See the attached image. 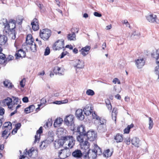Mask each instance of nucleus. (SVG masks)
Here are the masks:
<instances>
[{"label":"nucleus","instance_id":"22","mask_svg":"<svg viewBox=\"0 0 159 159\" xmlns=\"http://www.w3.org/2000/svg\"><path fill=\"white\" fill-rule=\"evenodd\" d=\"M72 155L74 157L79 158L82 156L83 157V153H82L80 150H76L72 153Z\"/></svg>","mask_w":159,"mask_h":159},{"label":"nucleus","instance_id":"35","mask_svg":"<svg viewBox=\"0 0 159 159\" xmlns=\"http://www.w3.org/2000/svg\"><path fill=\"white\" fill-rule=\"evenodd\" d=\"M54 72L55 73H58L62 75L63 70L62 68L58 66L55 67L53 70Z\"/></svg>","mask_w":159,"mask_h":159},{"label":"nucleus","instance_id":"53","mask_svg":"<svg viewBox=\"0 0 159 159\" xmlns=\"http://www.w3.org/2000/svg\"><path fill=\"white\" fill-rule=\"evenodd\" d=\"M47 122V126H48L49 127H50L52 124V121L51 119H48Z\"/></svg>","mask_w":159,"mask_h":159},{"label":"nucleus","instance_id":"6","mask_svg":"<svg viewBox=\"0 0 159 159\" xmlns=\"http://www.w3.org/2000/svg\"><path fill=\"white\" fill-rule=\"evenodd\" d=\"M74 116L72 115H70L66 116L64 119L65 124L68 126H72L74 127Z\"/></svg>","mask_w":159,"mask_h":159},{"label":"nucleus","instance_id":"15","mask_svg":"<svg viewBox=\"0 0 159 159\" xmlns=\"http://www.w3.org/2000/svg\"><path fill=\"white\" fill-rule=\"evenodd\" d=\"M76 117L80 120H83L84 118V116L83 114V111L82 109H78L76 110L75 112Z\"/></svg>","mask_w":159,"mask_h":159},{"label":"nucleus","instance_id":"20","mask_svg":"<svg viewBox=\"0 0 159 159\" xmlns=\"http://www.w3.org/2000/svg\"><path fill=\"white\" fill-rule=\"evenodd\" d=\"M81 148L82 149H84L85 151L84 152H87L89 150V143L87 141L85 140L84 142L80 144Z\"/></svg>","mask_w":159,"mask_h":159},{"label":"nucleus","instance_id":"37","mask_svg":"<svg viewBox=\"0 0 159 159\" xmlns=\"http://www.w3.org/2000/svg\"><path fill=\"white\" fill-rule=\"evenodd\" d=\"M35 108L34 105H31L27 108L25 109V112L26 113H30L33 111V110Z\"/></svg>","mask_w":159,"mask_h":159},{"label":"nucleus","instance_id":"16","mask_svg":"<svg viewBox=\"0 0 159 159\" xmlns=\"http://www.w3.org/2000/svg\"><path fill=\"white\" fill-rule=\"evenodd\" d=\"M42 127H40L39 129L37 131L36 134L35 136V140L34 143H38L40 139V134L42 133Z\"/></svg>","mask_w":159,"mask_h":159},{"label":"nucleus","instance_id":"8","mask_svg":"<svg viewBox=\"0 0 159 159\" xmlns=\"http://www.w3.org/2000/svg\"><path fill=\"white\" fill-rule=\"evenodd\" d=\"M12 102V99L8 97L3 100L0 101V105L2 107H4L7 105L8 106L9 108L11 109L13 108V106L11 104Z\"/></svg>","mask_w":159,"mask_h":159},{"label":"nucleus","instance_id":"9","mask_svg":"<svg viewBox=\"0 0 159 159\" xmlns=\"http://www.w3.org/2000/svg\"><path fill=\"white\" fill-rule=\"evenodd\" d=\"M97 137L96 133L93 131L89 130L86 134V137L90 141H94Z\"/></svg>","mask_w":159,"mask_h":159},{"label":"nucleus","instance_id":"56","mask_svg":"<svg viewBox=\"0 0 159 159\" xmlns=\"http://www.w3.org/2000/svg\"><path fill=\"white\" fill-rule=\"evenodd\" d=\"M3 131L2 133V136L4 137L8 133L9 131L10 130L8 129H5Z\"/></svg>","mask_w":159,"mask_h":159},{"label":"nucleus","instance_id":"5","mask_svg":"<svg viewBox=\"0 0 159 159\" xmlns=\"http://www.w3.org/2000/svg\"><path fill=\"white\" fill-rule=\"evenodd\" d=\"M65 148L61 149L59 152L58 156L61 159L65 158L69 156L70 154L69 148L67 145L64 146Z\"/></svg>","mask_w":159,"mask_h":159},{"label":"nucleus","instance_id":"61","mask_svg":"<svg viewBox=\"0 0 159 159\" xmlns=\"http://www.w3.org/2000/svg\"><path fill=\"white\" fill-rule=\"evenodd\" d=\"M94 15L96 17H101L102 16V15L97 12H95L94 13Z\"/></svg>","mask_w":159,"mask_h":159},{"label":"nucleus","instance_id":"2","mask_svg":"<svg viewBox=\"0 0 159 159\" xmlns=\"http://www.w3.org/2000/svg\"><path fill=\"white\" fill-rule=\"evenodd\" d=\"M102 153L100 148L96 144L94 145L93 150H89L86 152H83V158L84 159H96L97 155Z\"/></svg>","mask_w":159,"mask_h":159},{"label":"nucleus","instance_id":"4","mask_svg":"<svg viewBox=\"0 0 159 159\" xmlns=\"http://www.w3.org/2000/svg\"><path fill=\"white\" fill-rule=\"evenodd\" d=\"M51 33V30L49 29H43L40 30L39 36L44 41H47L50 37Z\"/></svg>","mask_w":159,"mask_h":159},{"label":"nucleus","instance_id":"32","mask_svg":"<svg viewBox=\"0 0 159 159\" xmlns=\"http://www.w3.org/2000/svg\"><path fill=\"white\" fill-rule=\"evenodd\" d=\"M7 40V37L4 35L0 34V45H3Z\"/></svg>","mask_w":159,"mask_h":159},{"label":"nucleus","instance_id":"64","mask_svg":"<svg viewBox=\"0 0 159 159\" xmlns=\"http://www.w3.org/2000/svg\"><path fill=\"white\" fill-rule=\"evenodd\" d=\"M22 101L24 102H28V98L27 97H25L22 98Z\"/></svg>","mask_w":159,"mask_h":159},{"label":"nucleus","instance_id":"62","mask_svg":"<svg viewBox=\"0 0 159 159\" xmlns=\"http://www.w3.org/2000/svg\"><path fill=\"white\" fill-rule=\"evenodd\" d=\"M21 126V124L20 123H18L15 125V128L16 129H19Z\"/></svg>","mask_w":159,"mask_h":159},{"label":"nucleus","instance_id":"38","mask_svg":"<svg viewBox=\"0 0 159 159\" xmlns=\"http://www.w3.org/2000/svg\"><path fill=\"white\" fill-rule=\"evenodd\" d=\"M67 38L70 40H75L76 39V35L74 33L72 34H70L68 35Z\"/></svg>","mask_w":159,"mask_h":159},{"label":"nucleus","instance_id":"31","mask_svg":"<svg viewBox=\"0 0 159 159\" xmlns=\"http://www.w3.org/2000/svg\"><path fill=\"white\" fill-rule=\"evenodd\" d=\"M117 108H113L111 114L112 119L114 120L115 122L116 121V117L117 114Z\"/></svg>","mask_w":159,"mask_h":159},{"label":"nucleus","instance_id":"59","mask_svg":"<svg viewBox=\"0 0 159 159\" xmlns=\"http://www.w3.org/2000/svg\"><path fill=\"white\" fill-rule=\"evenodd\" d=\"M155 72L156 74L158 75L159 74V64L158 66L156 67Z\"/></svg>","mask_w":159,"mask_h":159},{"label":"nucleus","instance_id":"60","mask_svg":"<svg viewBox=\"0 0 159 159\" xmlns=\"http://www.w3.org/2000/svg\"><path fill=\"white\" fill-rule=\"evenodd\" d=\"M5 110L4 108L0 107V115H2L4 113Z\"/></svg>","mask_w":159,"mask_h":159},{"label":"nucleus","instance_id":"57","mask_svg":"<svg viewBox=\"0 0 159 159\" xmlns=\"http://www.w3.org/2000/svg\"><path fill=\"white\" fill-rule=\"evenodd\" d=\"M112 82L115 84H116V83H117L119 84H120V81L117 78H114Z\"/></svg>","mask_w":159,"mask_h":159},{"label":"nucleus","instance_id":"63","mask_svg":"<svg viewBox=\"0 0 159 159\" xmlns=\"http://www.w3.org/2000/svg\"><path fill=\"white\" fill-rule=\"evenodd\" d=\"M125 142L126 143V144L129 145L130 143V139L129 138H127L125 139Z\"/></svg>","mask_w":159,"mask_h":159},{"label":"nucleus","instance_id":"23","mask_svg":"<svg viewBox=\"0 0 159 159\" xmlns=\"http://www.w3.org/2000/svg\"><path fill=\"white\" fill-rule=\"evenodd\" d=\"M16 58L18 59L20 57H25V53L22 50L20 49L16 54Z\"/></svg>","mask_w":159,"mask_h":159},{"label":"nucleus","instance_id":"40","mask_svg":"<svg viewBox=\"0 0 159 159\" xmlns=\"http://www.w3.org/2000/svg\"><path fill=\"white\" fill-rule=\"evenodd\" d=\"M36 3L40 9L41 12H44L45 11V8L42 4L38 2H36Z\"/></svg>","mask_w":159,"mask_h":159},{"label":"nucleus","instance_id":"18","mask_svg":"<svg viewBox=\"0 0 159 159\" xmlns=\"http://www.w3.org/2000/svg\"><path fill=\"white\" fill-rule=\"evenodd\" d=\"M90 47L89 46H86L85 47L83 48L80 52L84 56H85L88 54V52L90 49Z\"/></svg>","mask_w":159,"mask_h":159},{"label":"nucleus","instance_id":"44","mask_svg":"<svg viewBox=\"0 0 159 159\" xmlns=\"http://www.w3.org/2000/svg\"><path fill=\"white\" fill-rule=\"evenodd\" d=\"M149 121H148V129L149 130H151L153 127V126L154 123L153 122V120H152V118L150 117L148 118Z\"/></svg>","mask_w":159,"mask_h":159},{"label":"nucleus","instance_id":"41","mask_svg":"<svg viewBox=\"0 0 159 159\" xmlns=\"http://www.w3.org/2000/svg\"><path fill=\"white\" fill-rule=\"evenodd\" d=\"M5 55L1 52L0 53V64L4 63L5 61Z\"/></svg>","mask_w":159,"mask_h":159},{"label":"nucleus","instance_id":"58","mask_svg":"<svg viewBox=\"0 0 159 159\" xmlns=\"http://www.w3.org/2000/svg\"><path fill=\"white\" fill-rule=\"evenodd\" d=\"M123 23L124 24H125L126 26L128 27L129 28L130 27V25L129 23H128V21L126 20H125L123 21Z\"/></svg>","mask_w":159,"mask_h":159},{"label":"nucleus","instance_id":"7","mask_svg":"<svg viewBox=\"0 0 159 159\" xmlns=\"http://www.w3.org/2000/svg\"><path fill=\"white\" fill-rule=\"evenodd\" d=\"M64 40L61 39L57 41L52 46V48L54 50H59L64 48Z\"/></svg>","mask_w":159,"mask_h":159},{"label":"nucleus","instance_id":"10","mask_svg":"<svg viewBox=\"0 0 159 159\" xmlns=\"http://www.w3.org/2000/svg\"><path fill=\"white\" fill-rule=\"evenodd\" d=\"M92 116L93 119H95L97 121L98 125L106 124V120L98 116L95 112L92 113Z\"/></svg>","mask_w":159,"mask_h":159},{"label":"nucleus","instance_id":"17","mask_svg":"<svg viewBox=\"0 0 159 159\" xmlns=\"http://www.w3.org/2000/svg\"><path fill=\"white\" fill-rule=\"evenodd\" d=\"M147 20L151 23L156 22L157 19V16L155 15L150 14L148 15L146 17Z\"/></svg>","mask_w":159,"mask_h":159},{"label":"nucleus","instance_id":"36","mask_svg":"<svg viewBox=\"0 0 159 159\" xmlns=\"http://www.w3.org/2000/svg\"><path fill=\"white\" fill-rule=\"evenodd\" d=\"M121 89L119 86L115 85L113 87V94H115L116 93H119L121 91Z\"/></svg>","mask_w":159,"mask_h":159},{"label":"nucleus","instance_id":"51","mask_svg":"<svg viewBox=\"0 0 159 159\" xmlns=\"http://www.w3.org/2000/svg\"><path fill=\"white\" fill-rule=\"evenodd\" d=\"M50 53V49L49 48L47 47L45 49L44 55L45 56H47Z\"/></svg>","mask_w":159,"mask_h":159},{"label":"nucleus","instance_id":"27","mask_svg":"<svg viewBox=\"0 0 159 159\" xmlns=\"http://www.w3.org/2000/svg\"><path fill=\"white\" fill-rule=\"evenodd\" d=\"M140 34L138 31H134L130 35V38L132 39H138L139 38Z\"/></svg>","mask_w":159,"mask_h":159},{"label":"nucleus","instance_id":"47","mask_svg":"<svg viewBox=\"0 0 159 159\" xmlns=\"http://www.w3.org/2000/svg\"><path fill=\"white\" fill-rule=\"evenodd\" d=\"M29 45H30V49L32 52H34L36 51V44L34 43Z\"/></svg>","mask_w":159,"mask_h":159},{"label":"nucleus","instance_id":"26","mask_svg":"<svg viewBox=\"0 0 159 159\" xmlns=\"http://www.w3.org/2000/svg\"><path fill=\"white\" fill-rule=\"evenodd\" d=\"M86 134H79L77 139L78 141L80 143V144H82L84 143V139H86Z\"/></svg>","mask_w":159,"mask_h":159},{"label":"nucleus","instance_id":"3","mask_svg":"<svg viewBox=\"0 0 159 159\" xmlns=\"http://www.w3.org/2000/svg\"><path fill=\"white\" fill-rule=\"evenodd\" d=\"M1 22L4 26V32L9 34V32H15V29L16 27V21L15 20L11 19L8 23L6 19H3L1 20Z\"/></svg>","mask_w":159,"mask_h":159},{"label":"nucleus","instance_id":"52","mask_svg":"<svg viewBox=\"0 0 159 159\" xmlns=\"http://www.w3.org/2000/svg\"><path fill=\"white\" fill-rule=\"evenodd\" d=\"M46 140H48V143H49L53 141L54 138L52 136H49Z\"/></svg>","mask_w":159,"mask_h":159},{"label":"nucleus","instance_id":"29","mask_svg":"<svg viewBox=\"0 0 159 159\" xmlns=\"http://www.w3.org/2000/svg\"><path fill=\"white\" fill-rule=\"evenodd\" d=\"M114 139L117 143H119L122 142L123 138L122 134H117L114 137Z\"/></svg>","mask_w":159,"mask_h":159},{"label":"nucleus","instance_id":"39","mask_svg":"<svg viewBox=\"0 0 159 159\" xmlns=\"http://www.w3.org/2000/svg\"><path fill=\"white\" fill-rule=\"evenodd\" d=\"M26 152L25 153V155H28L29 157H31L34 153L35 152L34 148H32L30 149L27 152V149H25Z\"/></svg>","mask_w":159,"mask_h":159},{"label":"nucleus","instance_id":"48","mask_svg":"<svg viewBox=\"0 0 159 159\" xmlns=\"http://www.w3.org/2000/svg\"><path fill=\"white\" fill-rule=\"evenodd\" d=\"M86 94L88 95L93 96L94 95V92L93 90L89 89L87 90Z\"/></svg>","mask_w":159,"mask_h":159},{"label":"nucleus","instance_id":"11","mask_svg":"<svg viewBox=\"0 0 159 159\" xmlns=\"http://www.w3.org/2000/svg\"><path fill=\"white\" fill-rule=\"evenodd\" d=\"M73 130L75 131L79 132V134H86L85 128L83 125H80L77 128L74 127Z\"/></svg>","mask_w":159,"mask_h":159},{"label":"nucleus","instance_id":"54","mask_svg":"<svg viewBox=\"0 0 159 159\" xmlns=\"http://www.w3.org/2000/svg\"><path fill=\"white\" fill-rule=\"evenodd\" d=\"M10 37H11L12 39H14L16 38V35L15 32H9Z\"/></svg>","mask_w":159,"mask_h":159},{"label":"nucleus","instance_id":"43","mask_svg":"<svg viewBox=\"0 0 159 159\" xmlns=\"http://www.w3.org/2000/svg\"><path fill=\"white\" fill-rule=\"evenodd\" d=\"M48 143V140H46L42 142L41 144L40 145V147L42 149L45 148Z\"/></svg>","mask_w":159,"mask_h":159},{"label":"nucleus","instance_id":"1","mask_svg":"<svg viewBox=\"0 0 159 159\" xmlns=\"http://www.w3.org/2000/svg\"><path fill=\"white\" fill-rule=\"evenodd\" d=\"M75 141L72 136H66L62 137L61 139L54 143V146L56 148L67 145L68 148H71L75 144Z\"/></svg>","mask_w":159,"mask_h":159},{"label":"nucleus","instance_id":"28","mask_svg":"<svg viewBox=\"0 0 159 159\" xmlns=\"http://www.w3.org/2000/svg\"><path fill=\"white\" fill-rule=\"evenodd\" d=\"M12 124L10 122H5L3 125L2 127V129H5L11 130L12 129Z\"/></svg>","mask_w":159,"mask_h":159},{"label":"nucleus","instance_id":"21","mask_svg":"<svg viewBox=\"0 0 159 159\" xmlns=\"http://www.w3.org/2000/svg\"><path fill=\"white\" fill-rule=\"evenodd\" d=\"M152 56L156 59V63L159 64V48L152 53Z\"/></svg>","mask_w":159,"mask_h":159},{"label":"nucleus","instance_id":"25","mask_svg":"<svg viewBox=\"0 0 159 159\" xmlns=\"http://www.w3.org/2000/svg\"><path fill=\"white\" fill-rule=\"evenodd\" d=\"M26 43L27 45H29L34 43V39L31 35L30 34L27 36L26 38Z\"/></svg>","mask_w":159,"mask_h":159},{"label":"nucleus","instance_id":"55","mask_svg":"<svg viewBox=\"0 0 159 159\" xmlns=\"http://www.w3.org/2000/svg\"><path fill=\"white\" fill-rule=\"evenodd\" d=\"M25 79H23L20 82V85L22 87H24L25 85Z\"/></svg>","mask_w":159,"mask_h":159},{"label":"nucleus","instance_id":"30","mask_svg":"<svg viewBox=\"0 0 159 159\" xmlns=\"http://www.w3.org/2000/svg\"><path fill=\"white\" fill-rule=\"evenodd\" d=\"M63 120L61 118H57L54 122L53 125L55 127H57L59 126L62 123Z\"/></svg>","mask_w":159,"mask_h":159},{"label":"nucleus","instance_id":"12","mask_svg":"<svg viewBox=\"0 0 159 159\" xmlns=\"http://www.w3.org/2000/svg\"><path fill=\"white\" fill-rule=\"evenodd\" d=\"M74 66L77 68H83L84 67V62L82 60H76L75 61Z\"/></svg>","mask_w":159,"mask_h":159},{"label":"nucleus","instance_id":"49","mask_svg":"<svg viewBox=\"0 0 159 159\" xmlns=\"http://www.w3.org/2000/svg\"><path fill=\"white\" fill-rule=\"evenodd\" d=\"M23 20V17L22 16H19L18 17L16 22L18 24H20L22 22V20Z\"/></svg>","mask_w":159,"mask_h":159},{"label":"nucleus","instance_id":"24","mask_svg":"<svg viewBox=\"0 0 159 159\" xmlns=\"http://www.w3.org/2000/svg\"><path fill=\"white\" fill-rule=\"evenodd\" d=\"M132 144L135 147H139L140 145V140L137 137L133 138L131 140Z\"/></svg>","mask_w":159,"mask_h":159},{"label":"nucleus","instance_id":"45","mask_svg":"<svg viewBox=\"0 0 159 159\" xmlns=\"http://www.w3.org/2000/svg\"><path fill=\"white\" fill-rule=\"evenodd\" d=\"M111 153L110 152L109 149H107L103 153V155L106 157H108L111 156Z\"/></svg>","mask_w":159,"mask_h":159},{"label":"nucleus","instance_id":"14","mask_svg":"<svg viewBox=\"0 0 159 159\" xmlns=\"http://www.w3.org/2000/svg\"><path fill=\"white\" fill-rule=\"evenodd\" d=\"M92 105L91 104H89L85 107L83 110L84 113L87 116L90 115L92 113Z\"/></svg>","mask_w":159,"mask_h":159},{"label":"nucleus","instance_id":"19","mask_svg":"<svg viewBox=\"0 0 159 159\" xmlns=\"http://www.w3.org/2000/svg\"><path fill=\"white\" fill-rule=\"evenodd\" d=\"M38 21V20L36 19H34L31 23L32 28L34 31L37 30L39 29Z\"/></svg>","mask_w":159,"mask_h":159},{"label":"nucleus","instance_id":"13","mask_svg":"<svg viewBox=\"0 0 159 159\" xmlns=\"http://www.w3.org/2000/svg\"><path fill=\"white\" fill-rule=\"evenodd\" d=\"M145 64V61L143 58L138 59L135 61V64L139 69L142 68Z\"/></svg>","mask_w":159,"mask_h":159},{"label":"nucleus","instance_id":"50","mask_svg":"<svg viewBox=\"0 0 159 159\" xmlns=\"http://www.w3.org/2000/svg\"><path fill=\"white\" fill-rule=\"evenodd\" d=\"M13 102H14V104H16L17 105L20 102V100L17 98L13 97Z\"/></svg>","mask_w":159,"mask_h":159},{"label":"nucleus","instance_id":"33","mask_svg":"<svg viewBox=\"0 0 159 159\" xmlns=\"http://www.w3.org/2000/svg\"><path fill=\"white\" fill-rule=\"evenodd\" d=\"M3 84L5 87L10 89H11L13 86L11 83L8 80H5L3 82Z\"/></svg>","mask_w":159,"mask_h":159},{"label":"nucleus","instance_id":"34","mask_svg":"<svg viewBox=\"0 0 159 159\" xmlns=\"http://www.w3.org/2000/svg\"><path fill=\"white\" fill-rule=\"evenodd\" d=\"M98 130L100 132H105L106 130V124L98 125Z\"/></svg>","mask_w":159,"mask_h":159},{"label":"nucleus","instance_id":"46","mask_svg":"<svg viewBox=\"0 0 159 159\" xmlns=\"http://www.w3.org/2000/svg\"><path fill=\"white\" fill-rule=\"evenodd\" d=\"M46 100L45 98H43L41 100V104L38 105V107L36 109H39L41 105H43V104H45L46 102Z\"/></svg>","mask_w":159,"mask_h":159},{"label":"nucleus","instance_id":"42","mask_svg":"<svg viewBox=\"0 0 159 159\" xmlns=\"http://www.w3.org/2000/svg\"><path fill=\"white\" fill-rule=\"evenodd\" d=\"M134 126V125L133 124H132L130 125H128L127 127L125 128L124 130V133L128 134L129 133L130 129L131 128H133Z\"/></svg>","mask_w":159,"mask_h":159}]
</instances>
